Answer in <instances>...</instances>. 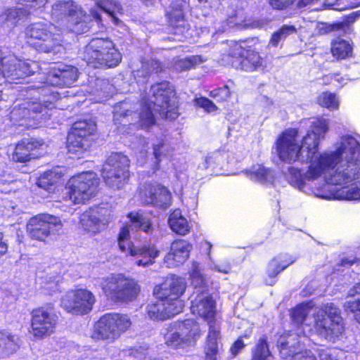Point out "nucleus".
Segmentation results:
<instances>
[{
    "mask_svg": "<svg viewBox=\"0 0 360 360\" xmlns=\"http://www.w3.org/2000/svg\"><path fill=\"white\" fill-rule=\"evenodd\" d=\"M330 120L314 117L302 121L308 127L302 140L297 129L283 132L276 142L281 160L288 163L300 162L308 165L305 172L292 166L284 172L286 180L293 187L309 193L311 183L323 179L327 183L324 191L315 195L325 199L360 201V136L346 134L335 144L334 150L319 152L321 141L330 129Z\"/></svg>",
    "mask_w": 360,
    "mask_h": 360,
    "instance_id": "1",
    "label": "nucleus"
},
{
    "mask_svg": "<svg viewBox=\"0 0 360 360\" xmlns=\"http://www.w3.org/2000/svg\"><path fill=\"white\" fill-rule=\"evenodd\" d=\"M78 70L77 68L63 63L58 64L51 68L44 85L34 86L40 97L39 101H27L15 107L11 112V117L20 126L27 128L37 127L43 120L49 118V113L54 107V102L59 98L60 94L53 91L49 86H70L77 80Z\"/></svg>",
    "mask_w": 360,
    "mask_h": 360,
    "instance_id": "2",
    "label": "nucleus"
},
{
    "mask_svg": "<svg viewBox=\"0 0 360 360\" xmlns=\"http://www.w3.org/2000/svg\"><path fill=\"white\" fill-rule=\"evenodd\" d=\"M340 309L333 303L314 307L311 302L302 303L291 313L293 321L302 324L304 335L315 333L329 341H335L343 332Z\"/></svg>",
    "mask_w": 360,
    "mask_h": 360,
    "instance_id": "3",
    "label": "nucleus"
},
{
    "mask_svg": "<svg viewBox=\"0 0 360 360\" xmlns=\"http://www.w3.org/2000/svg\"><path fill=\"white\" fill-rule=\"evenodd\" d=\"M131 224L122 227L118 236V245L122 252H127L134 257V264L138 266L147 267L155 263L160 255V250L151 243L134 245L130 240V230L135 227L146 233L153 231L152 224L148 218L139 212H131L128 214Z\"/></svg>",
    "mask_w": 360,
    "mask_h": 360,
    "instance_id": "4",
    "label": "nucleus"
},
{
    "mask_svg": "<svg viewBox=\"0 0 360 360\" xmlns=\"http://www.w3.org/2000/svg\"><path fill=\"white\" fill-rule=\"evenodd\" d=\"M27 42L37 51L44 53H60L64 51L61 31L49 22H37L27 27Z\"/></svg>",
    "mask_w": 360,
    "mask_h": 360,
    "instance_id": "5",
    "label": "nucleus"
},
{
    "mask_svg": "<svg viewBox=\"0 0 360 360\" xmlns=\"http://www.w3.org/2000/svg\"><path fill=\"white\" fill-rule=\"evenodd\" d=\"M94 285L100 287L105 295L115 302H128L138 295L137 282L122 274H112L94 279Z\"/></svg>",
    "mask_w": 360,
    "mask_h": 360,
    "instance_id": "6",
    "label": "nucleus"
},
{
    "mask_svg": "<svg viewBox=\"0 0 360 360\" xmlns=\"http://www.w3.org/2000/svg\"><path fill=\"white\" fill-rule=\"evenodd\" d=\"M152 97L149 99L143 98L140 105L141 108L159 112L165 118L174 120L178 117V102L172 85L167 82L155 84L150 88Z\"/></svg>",
    "mask_w": 360,
    "mask_h": 360,
    "instance_id": "7",
    "label": "nucleus"
},
{
    "mask_svg": "<svg viewBox=\"0 0 360 360\" xmlns=\"http://www.w3.org/2000/svg\"><path fill=\"white\" fill-rule=\"evenodd\" d=\"M83 59L94 68H114L121 62L122 55L111 40L94 38L85 47Z\"/></svg>",
    "mask_w": 360,
    "mask_h": 360,
    "instance_id": "8",
    "label": "nucleus"
},
{
    "mask_svg": "<svg viewBox=\"0 0 360 360\" xmlns=\"http://www.w3.org/2000/svg\"><path fill=\"white\" fill-rule=\"evenodd\" d=\"M99 179L94 172H85L72 176L67 182V195L74 204H84L95 197Z\"/></svg>",
    "mask_w": 360,
    "mask_h": 360,
    "instance_id": "9",
    "label": "nucleus"
},
{
    "mask_svg": "<svg viewBox=\"0 0 360 360\" xmlns=\"http://www.w3.org/2000/svg\"><path fill=\"white\" fill-rule=\"evenodd\" d=\"M135 107L129 101H123L114 107L113 122L122 132L124 130L120 129V125L124 127L127 125H134L136 123L143 129H148L155 124V118L148 108H141L139 112L134 111Z\"/></svg>",
    "mask_w": 360,
    "mask_h": 360,
    "instance_id": "10",
    "label": "nucleus"
},
{
    "mask_svg": "<svg viewBox=\"0 0 360 360\" xmlns=\"http://www.w3.org/2000/svg\"><path fill=\"white\" fill-rule=\"evenodd\" d=\"M201 335L199 324L191 319L171 324L164 334L165 343L170 347L178 348L193 346Z\"/></svg>",
    "mask_w": 360,
    "mask_h": 360,
    "instance_id": "11",
    "label": "nucleus"
},
{
    "mask_svg": "<svg viewBox=\"0 0 360 360\" xmlns=\"http://www.w3.org/2000/svg\"><path fill=\"white\" fill-rule=\"evenodd\" d=\"M51 16L57 21L68 18V28L76 34L84 33L89 29L85 12L72 1L56 2L52 6Z\"/></svg>",
    "mask_w": 360,
    "mask_h": 360,
    "instance_id": "12",
    "label": "nucleus"
},
{
    "mask_svg": "<svg viewBox=\"0 0 360 360\" xmlns=\"http://www.w3.org/2000/svg\"><path fill=\"white\" fill-rule=\"evenodd\" d=\"M129 160L121 153L112 154L104 163L102 177L108 186L114 189L122 188L129 178Z\"/></svg>",
    "mask_w": 360,
    "mask_h": 360,
    "instance_id": "13",
    "label": "nucleus"
},
{
    "mask_svg": "<svg viewBox=\"0 0 360 360\" xmlns=\"http://www.w3.org/2000/svg\"><path fill=\"white\" fill-rule=\"evenodd\" d=\"M31 316L30 333L35 339L41 340L55 333L58 316L51 304L34 309Z\"/></svg>",
    "mask_w": 360,
    "mask_h": 360,
    "instance_id": "14",
    "label": "nucleus"
},
{
    "mask_svg": "<svg viewBox=\"0 0 360 360\" xmlns=\"http://www.w3.org/2000/svg\"><path fill=\"white\" fill-rule=\"evenodd\" d=\"M96 130L94 121L79 120L76 122L67 137L68 152L79 158L90 147V136Z\"/></svg>",
    "mask_w": 360,
    "mask_h": 360,
    "instance_id": "15",
    "label": "nucleus"
},
{
    "mask_svg": "<svg viewBox=\"0 0 360 360\" xmlns=\"http://www.w3.org/2000/svg\"><path fill=\"white\" fill-rule=\"evenodd\" d=\"M63 228L61 220L52 214L42 213L31 217L26 229L29 236L44 241L50 236L57 234Z\"/></svg>",
    "mask_w": 360,
    "mask_h": 360,
    "instance_id": "16",
    "label": "nucleus"
},
{
    "mask_svg": "<svg viewBox=\"0 0 360 360\" xmlns=\"http://www.w3.org/2000/svg\"><path fill=\"white\" fill-rule=\"evenodd\" d=\"M96 302L94 295L86 289L72 290L61 298L60 306L73 315H84L89 313Z\"/></svg>",
    "mask_w": 360,
    "mask_h": 360,
    "instance_id": "17",
    "label": "nucleus"
},
{
    "mask_svg": "<svg viewBox=\"0 0 360 360\" xmlns=\"http://www.w3.org/2000/svg\"><path fill=\"white\" fill-rule=\"evenodd\" d=\"M37 66L35 62L22 61L13 55L2 56L0 51V76L8 82L18 83L20 79L34 72Z\"/></svg>",
    "mask_w": 360,
    "mask_h": 360,
    "instance_id": "18",
    "label": "nucleus"
},
{
    "mask_svg": "<svg viewBox=\"0 0 360 360\" xmlns=\"http://www.w3.org/2000/svg\"><path fill=\"white\" fill-rule=\"evenodd\" d=\"M186 287V283L184 278L172 276L159 286H156L154 290V294L156 298H161L167 302V304H172L173 309L181 311L184 303L180 299L184 294Z\"/></svg>",
    "mask_w": 360,
    "mask_h": 360,
    "instance_id": "19",
    "label": "nucleus"
},
{
    "mask_svg": "<svg viewBox=\"0 0 360 360\" xmlns=\"http://www.w3.org/2000/svg\"><path fill=\"white\" fill-rule=\"evenodd\" d=\"M112 218L110 210L104 207H96L81 214L79 224L86 232L95 235L104 229Z\"/></svg>",
    "mask_w": 360,
    "mask_h": 360,
    "instance_id": "20",
    "label": "nucleus"
},
{
    "mask_svg": "<svg viewBox=\"0 0 360 360\" xmlns=\"http://www.w3.org/2000/svg\"><path fill=\"white\" fill-rule=\"evenodd\" d=\"M229 56L235 58L231 65L236 69L252 72L262 66V58L258 53L245 50L236 41H231Z\"/></svg>",
    "mask_w": 360,
    "mask_h": 360,
    "instance_id": "21",
    "label": "nucleus"
},
{
    "mask_svg": "<svg viewBox=\"0 0 360 360\" xmlns=\"http://www.w3.org/2000/svg\"><path fill=\"white\" fill-rule=\"evenodd\" d=\"M139 198L143 203L167 208L172 204V195L165 186L157 183H146L139 188Z\"/></svg>",
    "mask_w": 360,
    "mask_h": 360,
    "instance_id": "22",
    "label": "nucleus"
},
{
    "mask_svg": "<svg viewBox=\"0 0 360 360\" xmlns=\"http://www.w3.org/2000/svg\"><path fill=\"white\" fill-rule=\"evenodd\" d=\"M46 146L41 139H25L16 145L12 158L16 162H26L42 155Z\"/></svg>",
    "mask_w": 360,
    "mask_h": 360,
    "instance_id": "23",
    "label": "nucleus"
},
{
    "mask_svg": "<svg viewBox=\"0 0 360 360\" xmlns=\"http://www.w3.org/2000/svg\"><path fill=\"white\" fill-rule=\"evenodd\" d=\"M191 310L193 314L203 318L208 323L210 321L219 319L216 317L215 302L203 290L191 301Z\"/></svg>",
    "mask_w": 360,
    "mask_h": 360,
    "instance_id": "24",
    "label": "nucleus"
},
{
    "mask_svg": "<svg viewBox=\"0 0 360 360\" xmlns=\"http://www.w3.org/2000/svg\"><path fill=\"white\" fill-rule=\"evenodd\" d=\"M192 245L186 240H176L171 244L170 251L165 257V263L169 267L183 264L189 257Z\"/></svg>",
    "mask_w": 360,
    "mask_h": 360,
    "instance_id": "25",
    "label": "nucleus"
},
{
    "mask_svg": "<svg viewBox=\"0 0 360 360\" xmlns=\"http://www.w3.org/2000/svg\"><path fill=\"white\" fill-rule=\"evenodd\" d=\"M295 261V258H292L288 255H279L271 259L266 269V284L273 285L276 282L278 274Z\"/></svg>",
    "mask_w": 360,
    "mask_h": 360,
    "instance_id": "26",
    "label": "nucleus"
},
{
    "mask_svg": "<svg viewBox=\"0 0 360 360\" xmlns=\"http://www.w3.org/2000/svg\"><path fill=\"white\" fill-rule=\"evenodd\" d=\"M150 303L147 306L148 316L153 320H165L180 313V311L173 309L172 304L161 298Z\"/></svg>",
    "mask_w": 360,
    "mask_h": 360,
    "instance_id": "27",
    "label": "nucleus"
},
{
    "mask_svg": "<svg viewBox=\"0 0 360 360\" xmlns=\"http://www.w3.org/2000/svg\"><path fill=\"white\" fill-rule=\"evenodd\" d=\"M280 354L285 360H299L301 354L300 343L295 336L281 337L278 341Z\"/></svg>",
    "mask_w": 360,
    "mask_h": 360,
    "instance_id": "28",
    "label": "nucleus"
},
{
    "mask_svg": "<svg viewBox=\"0 0 360 360\" xmlns=\"http://www.w3.org/2000/svg\"><path fill=\"white\" fill-rule=\"evenodd\" d=\"M244 172L250 180L262 184H271L276 178L274 170L259 164L252 166Z\"/></svg>",
    "mask_w": 360,
    "mask_h": 360,
    "instance_id": "29",
    "label": "nucleus"
},
{
    "mask_svg": "<svg viewBox=\"0 0 360 360\" xmlns=\"http://www.w3.org/2000/svg\"><path fill=\"white\" fill-rule=\"evenodd\" d=\"M111 326L114 342L131 326L130 318L126 314H106Z\"/></svg>",
    "mask_w": 360,
    "mask_h": 360,
    "instance_id": "30",
    "label": "nucleus"
},
{
    "mask_svg": "<svg viewBox=\"0 0 360 360\" xmlns=\"http://www.w3.org/2000/svg\"><path fill=\"white\" fill-rule=\"evenodd\" d=\"M111 326L106 314L101 316L95 323L91 337L94 340H104L109 343L114 342Z\"/></svg>",
    "mask_w": 360,
    "mask_h": 360,
    "instance_id": "31",
    "label": "nucleus"
},
{
    "mask_svg": "<svg viewBox=\"0 0 360 360\" xmlns=\"http://www.w3.org/2000/svg\"><path fill=\"white\" fill-rule=\"evenodd\" d=\"M168 224L174 232L181 236L188 234L191 228L188 220L182 215L179 210H175L169 214Z\"/></svg>",
    "mask_w": 360,
    "mask_h": 360,
    "instance_id": "32",
    "label": "nucleus"
},
{
    "mask_svg": "<svg viewBox=\"0 0 360 360\" xmlns=\"http://www.w3.org/2000/svg\"><path fill=\"white\" fill-rule=\"evenodd\" d=\"M20 348L19 338L8 331H0V354L9 356Z\"/></svg>",
    "mask_w": 360,
    "mask_h": 360,
    "instance_id": "33",
    "label": "nucleus"
},
{
    "mask_svg": "<svg viewBox=\"0 0 360 360\" xmlns=\"http://www.w3.org/2000/svg\"><path fill=\"white\" fill-rule=\"evenodd\" d=\"M60 177V174L55 171H47L39 178L37 184L39 187L48 192L53 193L56 191V185L59 182Z\"/></svg>",
    "mask_w": 360,
    "mask_h": 360,
    "instance_id": "34",
    "label": "nucleus"
},
{
    "mask_svg": "<svg viewBox=\"0 0 360 360\" xmlns=\"http://www.w3.org/2000/svg\"><path fill=\"white\" fill-rule=\"evenodd\" d=\"M96 5L107 13L115 25L120 23V20L116 17V14L121 13L122 7L117 0H97Z\"/></svg>",
    "mask_w": 360,
    "mask_h": 360,
    "instance_id": "35",
    "label": "nucleus"
},
{
    "mask_svg": "<svg viewBox=\"0 0 360 360\" xmlns=\"http://www.w3.org/2000/svg\"><path fill=\"white\" fill-rule=\"evenodd\" d=\"M331 52L337 59H345L352 55V46L349 41L337 39L332 43Z\"/></svg>",
    "mask_w": 360,
    "mask_h": 360,
    "instance_id": "36",
    "label": "nucleus"
},
{
    "mask_svg": "<svg viewBox=\"0 0 360 360\" xmlns=\"http://www.w3.org/2000/svg\"><path fill=\"white\" fill-rule=\"evenodd\" d=\"M188 274L191 284L195 288H204L206 283V278L198 262H193L191 263Z\"/></svg>",
    "mask_w": 360,
    "mask_h": 360,
    "instance_id": "37",
    "label": "nucleus"
},
{
    "mask_svg": "<svg viewBox=\"0 0 360 360\" xmlns=\"http://www.w3.org/2000/svg\"><path fill=\"white\" fill-rule=\"evenodd\" d=\"M317 103L320 106L330 111L338 110L340 106L339 98L335 94L328 91L321 93L317 97Z\"/></svg>",
    "mask_w": 360,
    "mask_h": 360,
    "instance_id": "38",
    "label": "nucleus"
},
{
    "mask_svg": "<svg viewBox=\"0 0 360 360\" xmlns=\"http://www.w3.org/2000/svg\"><path fill=\"white\" fill-rule=\"evenodd\" d=\"M204 245L207 250V257L210 261V264H208V268L211 270H214L225 274H230L231 271V263L228 260L221 261L218 264L214 263L211 257L212 244L210 242L205 241Z\"/></svg>",
    "mask_w": 360,
    "mask_h": 360,
    "instance_id": "39",
    "label": "nucleus"
},
{
    "mask_svg": "<svg viewBox=\"0 0 360 360\" xmlns=\"http://www.w3.org/2000/svg\"><path fill=\"white\" fill-rule=\"evenodd\" d=\"M96 89L92 91L97 98H94L95 102H103L108 97L111 93L112 85L108 81L97 79L95 82Z\"/></svg>",
    "mask_w": 360,
    "mask_h": 360,
    "instance_id": "40",
    "label": "nucleus"
},
{
    "mask_svg": "<svg viewBox=\"0 0 360 360\" xmlns=\"http://www.w3.org/2000/svg\"><path fill=\"white\" fill-rule=\"evenodd\" d=\"M205 60L206 59L200 56H191L176 60L174 64V68L177 71H184L193 68Z\"/></svg>",
    "mask_w": 360,
    "mask_h": 360,
    "instance_id": "41",
    "label": "nucleus"
},
{
    "mask_svg": "<svg viewBox=\"0 0 360 360\" xmlns=\"http://www.w3.org/2000/svg\"><path fill=\"white\" fill-rule=\"evenodd\" d=\"M160 63L157 60H150L146 63H143L141 69L134 70V76L135 79L137 77H143L146 78L152 72H158L161 71Z\"/></svg>",
    "mask_w": 360,
    "mask_h": 360,
    "instance_id": "42",
    "label": "nucleus"
},
{
    "mask_svg": "<svg viewBox=\"0 0 360 360\" xmlns=\"http://www.w3.org/2000/svg\"><path fill=\"white\" fill-rule=\"evenodd\" d=\"M270 352L265 337L261 338L252 352V360H266Z\"/></svg>",
    "mask_w": 360,
    "mask_h": 360,
    "instance_id": "43",
    "label": "nucleus"
},
{
    "mask_svg": "<svg viewBox=\"0 0 360 360\" xmlns=\"http://www.w3.org/2000/svg\"><path fill=\"white\" fill-rule=\"evenodd\" d=\"M167 16L172 26L179 28L184 25V19L181 5H177L176 8L172 6V10L167 13Z\"/></svg>",
    "mask_w": 360,
    "mask_h": 360,
    "instance_id": "44",
    "label": "nucleus"
},
{
    "mask_svg": "<svg viewBox=\"0 0 360 360\" xmlns=\"http://www.w3.org/2000/svg\"><path fill=\"white\" fill-rule=\"evenodd\" d=\"M226 156V153L220 150H216L209 153L205 159L203 167L205 168H208L217 167L218 166L222 165Z\"/></svg>",
    "mask_w": 360,
    "mask_h": 360,
    "instance_id": "45",
    "label": "nucleus"
},
{
    "mask_svg": "<svg viewBox=\"0 0 360 360\" xmlns=\"http://www.w3.org/2000/svg\"><path fill=\"white\" fill-rule=\"evenodd\" d=\"M295 32L296 29L294 26L284 25L279 30L273 34L269 44L274 46H277L280 41L284 40L288 35Z\"/></svg>",
    "mask_w": 360,
    "mask_h": 360,
    "instance_id": "46",
    "label": "nucleus"
},
{
    "mask_svg": "<svg viewBox=\"0 0 360 360\" xmlns=\"http://www.w3.org/2000/svg\"><path fill=\"white\" fill-rule=\"evenodd\" d=\"M209 330L207 336L206 338L207 341H211L215 343H220L221 340V322L219 319H214L212 321H210L209 323Z\"/></svg>",
    "mask_w": 360,
    "mask_h": 360,
    "instance_id": "47",
    "label": "nucleus"
},
{
    "mask_svg": "<svg viewBox=\"0 0 360 360\" xmlns=\"http://www.w3.org/2000/svg\"><path fill=\"white\" fill-rule=\"evenodd\" d=\"M26 14V11L22 8H9L5 12L4 18L6 22L10 23L11 25H13Z\"/></svg>",
    "mask_w": 360,
    "mask_h": 360,
    "instance_id": "48",
    "label": "nucleus"
},
{
    "mask_svg": "<svg viewBox=\"0 0 360 360\" xmlns=\"http://www.w3.org/2000/svg\"><path fill=\"white\" fill-rule=\"evenodd\" d=\"M193 102L195 106L203 108L207 113H213L218 110L217 105L205 97L195 98Z\"/></svg>",
    "mask_w": 360,
    "mask_h": 360,
    "instance_id": "49",
    "label": "nucleus"
},
{
    "mask_svg": "<svg viewBox=\"0 0 360 360\" xmlns=\"http://www.w3.org/2000/svg\"><path fill=\"white\" fill-rule=\"evenodd\" d=\"M235 25L238 26L240 28H249L255 27V24L249 25L248 23H240L238 22H235L232 20H228L226 21L222 22L221 25L217 28L216 34L219 32H224L229 28L233 27ZM212 34L214 35L215 32H213Z\"/></svg>",
    "mask_w": 360,
    "mask_h": 360,
    "instance_id": "50",
    "label": "nucleus"
},
{
    "mask_svg": "<svg viewBox=\"0 0 360 360\" xmlns=\"http://www.w3.org/2000/svg\"><path fill=\"white\" fill-rule=\"evenodd\" d=\"M219 344L207 341L205 346V360H217Z\"/></svg>",
    "mask_w": 360,
    "mask_h": 360,
    "instance_id": "51",
    "label": "nucleus"
},
{
    "mask_svg": "<svg viewBox=\"0 0 360 360\" xmlns=\"http://www.w3.org/2000/svg\"><path fill=\"white\" fill-rule=\"evenodd\" d=\"M210 96L215 98L219 102L226 101L231 95L230 90L227 86L214 89L210 92Z\"/></svg>",
    "mask_w": 360,
    "mask_h": 360,
    "instance_id": "52",
    "label": "nucleus"
},
{
    "mask_svg": "<svg viewBox=\"0 0 360 360\" xmlns=\"http://www.w3.org/2000/svg\"><path fill=\"white\" fill-rule=\"evenodd\" d=\"M59 276L46 278L43 281L42 288L47 293L51 294L52 292L58 290Z\"/></svg>",
    "mask_w": 360,
    "mask_h": 360,
    "instance_id": "53",
    "label": "nucleus"
},
{
    "mask_svg": "<svg viewBox=\"0 0 360 360\" xmlns=\"http://www.w3.org/2000/svg\"><path fill=\"white\" fill-rule=\"evenodd\" d=\"M344 307L346 311L357 312L355 315V318L356 321L360 323V298L346 302Z\"/></svg>",
    "mask_w": 360,
    "mask_h": 360,
    "instance_id": "54",
    "label": "nucleus"
},
{
    "mask_svg": "<svg viewBox=\"0 0 360 360\" xmlns=\"http://www.w3.org/2000/svg\"><path fill=\"white\" fill-rule=\"evenodd\" d=\"M49 0H18L20 4L26 7L36 10L43 8Z\"/></svg>",
    "mask_w": 360,
    "mask_h": 360,
    "instance_id": "55",
    "label": "nucleus"
},
{
    "mask_svg": "<svg viewBox=\"0 0 360 360\" xmlns=\"http://www.w3.org/2000/svg\"><path fill=\"white\" fill-rule=\"evenodd\" d=\"M295 0H269V4L274 9L283 10L292 5Z\"/></svg>",
    "mask_w": 360,
    "mask_h": 360,
    "instance_id": "56",
    "label": "nucleus"
},
{
    "mask_svg": "<svg viewBox=\"0 0 360 360\" xmlns=\"http://www.w3.org/2000/svg\"><path fill=\"white\" fill-rule=\"evenodd\" d=\"M165 147V143L162 140L158 141L157 143L153 144V155L156 161H160L163 152L162 148Z\"/></svg>",
    "mask_w": 360,
    "mask_h": 360,
    "instance_id": "57",
    "label": "nucleus"
},
{
    "mask_svg": "<svg viewBox=\"0 0 360 360\" xmlns=\"http://www.w3.org/2000/svg\"><path fill=\"white\" fill-rule=\"evenodd\" d=\"M245 347V344L243 340L238 338L231 347V352L233 356H236L237 354Z\"/></svg>",
    "mask_w": 360,
    "mask_h": 360,
    "instance_id": "58",
    "label": "nucleus"
},
{
    "mask_svg": "<svg viewBox=\"0 0 360 360\" xmlns=\"http://www.w3.org/2000/svg\"><path fill=\"white\" fill-rule=\"evenodd\" d=\"M333 354L331 349H323L319 353V359L320 360H338L335 357L333 356Z\"/></svg>",
    "mask_w": 360,
    "mask_h": 360,
    "instance_id": "59",
    "label": "nucleus"
},
{
    "mask_svg": "<svg viewBox=\"0 0 360 360\" xmlns=\"http://www.w3.org/2000/svg\"><path fill=\"white\" fill-rule=\"evenodd\" d=\"M8 251V244L4 240V234L0 232V256L5 255Z\"/></svg>",
    "mask_w": 360,
    "mask_h": 360,
    "instance_id": "60",
    "label": "nucleus"
},
{
    "mask_svg": "<svg viewBox=\"0 0 360 360\" xmlns=\"http://www.w3.org/2000/svg\"><path fill=\"white\" fill-rule=\"evenodd\" d=\"M359 260L353 257H344L341 259L342 266H352L353 264L358 262Z\"/></svg>",
    "mask_w": 360,
    "mask_h": 360,
    "instance_id": "61",
    "label": "nucleus"
},
{
    "mask_svg": "<svg viewBox=\"0 0 360 360\" xmlns=\"http://www.w3.org/2000/svg\"><path fill=\"white\" fill-rule=\"evenodd\" d=\"M318 30L319 34H324L329 32L330 30V28L327 25L324 23H321L318 25Z\"/></svg>",
    "mask_w": 360,
    "mask_h": 360,
    "instance_id": "62",
    "label": "nucleus"
},
{
    "mask_svg": "<svg viewBox=\"0 0 360 360\" xmlns=\"http://www.w3.org/2000/svg\"><path fill=\"white\" fill-rule=\"evenodd\" d=\"M130 354H131L137 360H141L143 354L138 351V349H132L130 352Z\"/></svg>",
    "mask_w": 360,
    "mask_h": 360,
    "instance_id": "63",
    "label": "nucleus"
},
{
    "mask_svg": "<svg viewBox=\"0 0 360 360\" xmlns=\"http://www.w3.org/2000/svg\"><path fill=\"white\" fill-rule=\"evenodd\" d=\"M91 14L98 22L101 21V16L100 14L98 13L97 10L91 9Z\"/></svg>",
    "mask_w": 360,
    "mask_h": 360,
    "instance_id": "64",
    "label": "nucleus"
}]
</instances>
